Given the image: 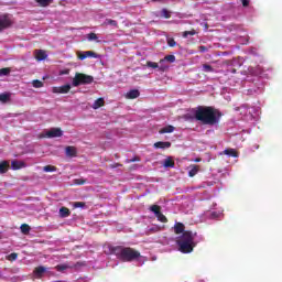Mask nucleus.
<instances>
[{
	"label": "nucleus",
	"instance_id": "nucleus-41",
	"mask_svg": "<svg viewBox=\"0 0 282 282\" xmlns=\"http://www.w3.org/2000/svg\"><path fill=\"white\" fill-rule=\"evenodd\" d=\"M75 184H77L78 186H83V184H86V180H84V178H76L75 181Z\"/></svg>",
	"mask_w": 282,
	"mask_h": 282
},
{
	"label": "nucleus",
	"instance_id": "nucleus-3",
	"mask_svg": "<svg viewBox=\"0 0 282 282\" xmlns=\"http://www.w3.org/2000/svg\"><path fill=\"white\" fill-rule=\"evenodd\" d=\"M196 236L197 232L193 234V231L186 230L176 241L180 252H183V254H189V252H193V250L197 246L195 243Z\"/></svg>",
	"mask_w": 282,
	"mask_h": 282
},
{
	"label": "nucleus",
	"instance_id": "nucleus-2",
	"mask_svg": "<svg viewBox=\"0 0 282 282\" xmlns=\"http://www.w3.org/2000/svg\"><path fill=\"white\" fill-rule=\"evenodd\" d=\"M110 254H115L123 263H131V261H137V259L142 257L140 251L124 246L110 247Z\"/></svg>",
	"mask_w": 282,
	"mask_h": 282
},
{
	"label": "nucleus",
	"instance_id": "nucleus-46",
	"mask_svg": "<svg viewBox=\"0 0 282 282\" xmlns=\"http://www.w3.org/2000/svg\"><path fill=\"white\" fill-rule=\"evenodd\" d=\"M118 166H122L120 163H115L113 165H110L111 169H118Z\"/></svg>",
	"mask_w": 282,
	"mask_h": 282
},
{
	"label": "nucleus",
	"instance_id": "nucleus-48",
	"mask_svg": "<svg viewBox=\"0 0 282 282\" xmlns=\"http://www.w3.org/2000/svg\"><path fill=\"white\" fill-rule=\"evenodd\" d=\"M200 161H202V159H197V160H196V162H200Z\"/></svg>",
	"mask_w": 282,
	"mask_h": 282
},
{
	"label": "nucleus",
	"instance_id": "nucleus-38",
	"mask_svg": "<svg viewBox=\"0 0 282 282\" xmlns=\"http://www.w3.org/2000/svg\"><path fill=\"white\" fill-rule=\"evenodd\" d=\"M161 14H162V17H164V19H171V12H169V10H166V9H163L161 11Z\"/></svg>",
	"mask_w": 282,
	"mask_h": 282
},
{
	"label": "nucleus",
	"instance_id": "nucleus-32",
	"mask_svg": "<svg viewBox=\"0 0 282 282\" xmlns=\"http://www.w3.org/2000/svg\"><path fill=\"white\" fill-rule=\"evenodd\" d=\"M17 259H19V253L17 252H13L7 256V261H17Z\"/></svg>",
	"mask_w": 282,
	"mask_h": 282
},
{
	"label": "nucleus",
	"instance_id": "nucleus-20",
	"mask_svg": "<svg viewBox=\"0 0 282 282\" xmlns=\"http://www.w3.org/2000/svg\"><path fill=\"white\" fill-rule=\"evenodd\" d=\"M163 166L165 169H174L175 167V161H173V158L169 156L164 160Z\"/></svg>",
	"mask_w": 282,
	"mask_h": 282
},
{
	"label": "nucleus",
	"instance_id": "nucleus-9",
	"mask_svg": "<svg viewBox=\"0 0 282 282\" xmlns=\"http://www.w3.org/2000/svg\"><path fill=\"white\" fill-rule=\"evenodd\" d=\"M69 89H72V85L69 84L59 87H53V94H69Z\"/></svg>",
	"mask_w": 282,
	"mask_h": 282
},
{
	"label": "nucleus",
	"instance_id": "nucleus-44",
	"mask_svg": "<svg viewBox=\"0 0 282 282\" xmlns=\"http://www.w3.org/2000/svg\"><path fill=\"white\" fill-rule=\"evenodd\" d=\"M128 162H129V163H131V162H140V156H133V158L130 159Z\"/></svg>",
	"mask_w": 282,
	"mask_h": 282
},
{
	"label": "nucleus",
	"instance_id": "nucleus-19",
	"mask_svg": "<svg viewBox=\"0 0 282 282\" xmlns=\"http://www.w3.org/2000/svg\"><path fill=\"white\" fill-rule=\"evenodd\" d=\"M223 153L224 155H229V158H239V152L235 149H226Z\"/></svg>",
	"mask_w": 282,
	"mask_h": 282
},
{
	"label": "nucleus",
	"instance_id": "nucleus-31",
	"mask_svg": "<svg viewBox=\"0 0 282 282\" xmlns=\"http://www.w3.org/2000/svg\"><path fill=\"white\" fill-rule=\"evenodd\" d=\"M197 32L195 30L183 32V39H188V36H195Z\"/></svg>",
	"mask_w": 282,
	"mask_h": 282
},
{
	"label": "nucleus",
	"instance_id": "nucleus-37",
	"mask_svg": "<svg viewBox=\"0 0 282 282\" xmlns=\"http://www.w3.org/2000/svg\"><path fill=\"white\" fill-rule=\"evenodd\" d=\"M167 45L170 47H175L177 45V42H175V40L173 37H169L167 39Z\"/></svg>",
	"mask_w": 282,
	"mask_h": 282
},
{
	"label": "nucleus",
	"instance_id": "nucleus-52",
	"mask_svg": "<svg viewBox=\"0 0 282 282\" xmlns=\"http://www.w3.org/2000/svg\"><path fill=\"white\" fill-rule=\"evenodd\" d=\"M0 239H1V236H0Z\"/></svg>",
	"mask_w": 282,
	"mask_h": 282
},
{
	"label": "nucleus",
	"instance_id": "nucleus-10",
	"mask_svg": "<svg viewBox=\"0 0 282 282\" xmlns=\"http://www.w3.org/2000/svg\"><path fill=\"white\" fill-rule=\"evenodd\" d=\"M65 153L67 158H76V155H78V150L74 145H67L65 148Z\"/></svg>",
	"mask_w": 282,
	"mask_h": 282
},
{
	"label": "nucleus",
	"instance_id": "nucleus-29",
	"mask_svg": "<svg viewBox=\"0 0 282 282\" xmlns=\"http://www.w3.org/2000/svg\"><path fill=\"white\" fill-rule=\"evenodd\" d=\"M10 100V93H2L0 94V102H8Z\"/></svg>",
	"mask_w": 282,
	"mask_h": 282
},
{
	"label": "nucleus",
	"instance_id": "nucleus-25",
	"mask_svg": "<svg viewBox=\"0 0 282 282\" xmlns=\"http://www.w3.org/2000/svg\"><path fill=\"white\" fill-rule=\"evenodd\" d=\"M199 173V165H193L188 172L189 177H195V175Z\"/></svg>",
	"mask_w": 282,
	"mask_h": 282
},
{
	"label": "nucleus",
	"instance_id": "nucleus-43",
	"mask_svg": "<svg viewBox=\"0 0 282 282\" xmlns=\"http://www.w3.org/2000/svg\"><path fill=\"white\" fill-rule=\"evenodd\" d=\"M242 7L248 8L250 6V0H241Z\"/></svg>",
	"mask_w": 282,
	"mask_h": 282
},
{
	"label": "nucleus",
	"instance_id": "nucleus-39",
	"mask_svg": "<svg viewBox=\"0 0 282 282\" xmlns=\"http://www.w3.org/2000/svg\"><path fill=\"white\" fill-rule=\"evenodd\" d=\"M87 39L88 41H98V35L96 33H89Z\"/></svg>",
	"mask_w": 282,
	"mask_h": 282
},
{
	"label": "nucleus",
	"instance_id": "nucleus-13",
	"mask_svg": "<svg viewBox=\"0 0 282 282\" xmlns=\"http://www.w3.org/2000/svg\"><path fill=\"white\" fill-rule=\"evenodd\" d=\"M10 171V162L9 161H1L0 162V175H3Z\"/></svg>",
	"mask_w": 282,
	"mask_h": 282
},
{
	"label": "nucleus",
	"instance_id": "nucleus-27",
	"mask_svg": "<svg viewBox=\"0 0 282 282\" xmlns=\"http://www.w3.org/2000/svg\"><path fill=\"white\" fill-rule=\"evenodd\" d=\"M167 62V63H175V55H166L163 59H160V63H164V62Z\"/></svg>",
	"mask_w": 282,
	"mask_h": 282
},
{
	"label": "nucleus",
	"instance_id": "nucleus-33",
	"mask_svg": "<svg viewBox=\"0 0 282 282\" xmlns=\"http://www.w3.org/2000/svg\"><path fill=\"white\" fill-rule=\"evenodd\" d=\"M147 67H151L152 69H159L160 65L155 62L148 61Z\"/></svg>",
	"mask_w": 282,
	"mask_h": 282
},
{
	"label": "nucleus",
	"instance_id": "nucleus-14",
	"mask_svg": "<svg viewBox=\"0 0 282 282\" xmlns=\"http://www.w3.org/2000/svg\"><path fill=\"white\" fill-rule=\"evenodd\" d=\"M185 226H184V224H182V223H176L175 225H174V232H175V235H184L186 231H185Z\"/></svg>",
	"mask_w": 282,
	"mask_h": 282
},
{
	"label": "nucleus",
	"instance_id": "nucleus-36",
	"mask_svg": "<svg viewBox=\"0 0 282 282\" xmlns=\"http://www.w3.org/2000/svg\"><path fill=\"white\" fill-rule=\"evenodd\" d=\"M74 208H85V202H75L73 203Z\"/></svg>",
	"mask_w": 282,
	"mask_h": 282
},
{
	"label": "nucleus",
	"instance_id": "nucleus-22",
	"mask_svg": "<svg viewBox=\"0 0 282 282\" xmlns=\"http://www.w3.org/2000/svg\"><path fill=\"white\" fill-rule=\"evenodd\" d=\"M69 215H72V212L69 210V208L62 207L59 209V217L65 218V217H69Z\"/></svg>",
	"mask_w": 282,
	"mask_h": 282
},
{
	"label": "nucleus",
	"instance_id": "nucleus-7",
	"mask_svg": "<svg viewBox=\"0 0 282 282\" xmlns=\"http://www.w3.org/2000/svg\"><path fill=\"white\" fill-rule=\"evenodd\" d=\"M77 58H79V61H85V58H98V54L94 51L78 52Z\"/></svg>",
	"mask_w": 282,
	"mask_h": 282
},
{
	"label": "nucleus",
	"instance_id": "nucleus-17",
	"mask_svg": "<svg viewBox=\"0 0 282 282\" xmlns=\"http://www.w3.org/2000/svg\"><path fill=\"white\" fill-rule=\"evenodd\" d=\"M72 268H76V265L64 263V264H57L55 267V270H57V272H65V270H70Z\"/></svg>",
	"mask_w": 282,
	"mask_h": 282
},
{
	"label": "nucleus",
	"instance_id": "nucleus-16",
	"mask_svg": "<svg viewBox=\"0 0 282 282\" xmlns=\"http://www.w3.org/2000/svg\"><path fill=\"white\" fill-rule=\"evenodd\" d=\"M34 54L37 61H45L47 58V53L43 50H35Z\"/></svg>",
	"mask_w": 282,
	"mask_h": 282
},
{
	"label": "nucleus",
	"instance_id": "nucleus-24",
	"mask_svg": "<svg viewBox=\"0 0 282 282\" xmlns=\"http://www.w3.org/2000/svg\"><path fill=\"white\" fill-rule=\"evenodd\" d=\"M173 131H175V127L173 126H166L164 128H162L159 133H173Z\"/></svg>",
	"mask_w": 282,
	"mask_h": 282
},
{
	"label": "nucleus",
	"instance_id": "nucleus-42",
	"mask_svg": "<svg viewBox=\"0 0 282 282\" xmlns=\"http://www.w3.org/2000/svg\"><path fill=\"white\" fill-rule=\"evenodd\" d=\"M166 69H169V66H166V65H160L159 66V72H166Z\"/></svg>",
	"mask_w": 282,
	"mask_h": 282
},
{
	"label": "nucleus",
	"instance_id": "nucleus-18",
	"mask_svg": "<svg viewBox=\"0 0 282 282\" xmlns=\"http://www.w3.org/2000/svg\"><path fill=\"white\" fill-rule=\"evenodd\" d=\"M46 271L47 269H45V267L40 265L34 269V274L35 276H37V279H41V276H43V274H45Z\"/></svg>",
	"mask_w": 282,
	"mask_h": 282
},
{
	"label": "nucleus",
	"instance_id": "nucleus-26",
	"mask_svg": "<svg viewBox=\"0 0 282 282\" xmlns=\"http://www.w3.org/2000/svg\"><path fill=\"white\" fill-rule=\"evenodd\" d=\"M20 230H21L22 235H29L30 230H31L30 225L22 224L21 227H20Z\"/></svg>",
	"mask_w": 282,
	"mask_h": 282
},
{
	"label": "nucleus",
	"instance_id": "nucleus-8",
	"mask_svg": "<svg viewBox=\"0 0 282 282\" xmlns=\"http://www.w3.org/2000/svg\"><path fill=\"white\" fill-rule=\"evenodd\" d=\"M46 138H63V130L61 128H52L46 132Z\"/></svg>",
	"mask_w": 282,
	"mask_h": 282
},
{
	"label": "nucleus",
	"instance_id": "nucleus-47",
	"mask_svg": "<svg viewBox=\"0 0 282 282\" xmlns=\"http://www.w3.org/2000/svg\"><path fill=\"white\" fill-rule=\"evenodd\" d=\"M231 74H237V69L232 68Z\"/></svg>",
	"mask_w": 282,
	"mask_h": 282
},
{
	"label": "nucleus",
	"instance_id": "nucleus-23",
	"mask_svg": "<svg viewBox=\"0 0 282 282\" xmlns=\"http://www.w3.org/2000/svg\"><path fill=\"white\" fill-rule=\"evenodd\" d=\"M41 8H47V6H51V3H54V0H35Z\"/></svg>",
	"mask_w": 282,
	"mask_h": 282
},
{
	"label": "nucleus",
	"instance_id": "nucleus-15",
	"mask_svg": "<svg viewBox=\"0 0 282 282\" xmlns=\"http://www.w3.org/2000/svg\"><path fill=\"white\" fill-rule=\"evenodd\" d=\"M154 149H171L170 141H158L154 143Z\"/></svg>",
	"mask_w": 282,
	"mask_h": 282
},
{
	"label": "nucleus",
	"instance_id": "nucleus-4",
	"mask_svg": "<svg viewBox=\"0 0 282 282\" xmlns=\"http://www.w3.org/2000/svg\"><path fill=\"white\" fill-rule=\"evenodd\" d=\"M94 83V76L84 73H76L73 78V87H80V85H91Z\"/></svg>",
	"mask_w": 282,
	"mask_h": 282
},
{
	"label": "nucleus",
	"instance_id": "nucleus-30",
	"mask_svg": "<svg viewBox=\"0 0 282 282\" xmlns=\"http://www.w3.org/2000/svg\"><path fill=\"white\" fill-rule=\"evenodd\" d=\"M56 166H54V165H45L44 167H43V171L45 172V173H54V172H56Z\"/></svg>",
	"mask_w": 282,
	"mask_h": 282
},
{
	"label": "nucleus",
	"instance_id": "nucleus-5",
	"mask_svg": "<svg viewBox=\"0 0 282 282\" xmlns=\"http://www.w3.org/2000/svg\"><path fill=\"white\" fill-rule=\"evenodd\" d=\"M149 210H151V213H153L155 215L158 221H161V224L169 223V218H166V216H164V214H162V207H160L159 205L150 206Z\"/></svg>",
	"mask_w": 282,
	"mask_h": 282
},
{
	"label": "nucleus",
	"instance_id": "nucleus-12",
	"mask_svg": "<svg viewBox=\"0 0 282 282\" xmlns=\"http://www.w3.org/2000/svg\"><path fill=\"white\" fill-rule=\"evenodd\" d=\"M139 97H140V90L138 89H131L126 95V98H128L129 100H135V98H139Z\"/></svg>",
	"mask_w": 282,
	"mask_h": 282
},
{
	"label": "nucleus",
	"instance_id": "nucleus-51",
	"mask_svg": "<svg viewBox=\"0 0 282 282\" xmlns=\"http://www.w3.org/2000/svg\"><path fill=\"white\" fill-rule=\"evenodd\" d=\"M64 74H67V72H64Z\"/></svg>",
	"mask_w": 282,
	"mask_h": 282
},
{
	"label": "nucleus",
	"instance_id": "nucleus-45",
	"mask_svg": "<svg viewBox=\"0 0 282 282\" xmlns=\"http://www.w3.org/2000/svg\"><path fill=\"white\" fill-rule=\"evenodd\" d=\"M198 50H199V52H202V53L208 52V47H206V46H199Z\"/></svg>",
	"mask_w": 282,
	"mask_h": 282
},
{
	"label": "nucleus",
	"instance_id": "nucleus-6",
	"mask_svg": "<svg viewBox=\"0 0 282 282\" xmlns=\"http://www.w3.org/2000/svg\"><path fill=\"white\" fill-rule=\"evenodd\" d=\"M12 19L8 14L0 15V32L3 30H8V28H12Z\"/></svg>",
	"mask_w": 282,
	"mask_h": 282
},
{
	"label": "nucleus",
	"instance_id": "nucleus-21",
	"mask_svg": "<svg viewBox=\"0 0 282 282\" xmlns=\"http://www.w3.org/2000/svg\"><path fill=\"white\" fill-rule=\"evenodd\" d=\"M100 107H105V99L104 98H98L93 104V109H100Z\"/></svg>",
	"mask_w": 282,
	"mask_h": 282
},
{
	"label": "nucleus",
	"instance_id": "nucleus-50",
	"mask_svg": "<svg viewBox=\"0 0 282 282\" xmlns=\"http://www.w3.org/2000/svg\"><path fill=\"white\" fill-rule=\"evenodd\" d=\"M64 74H67V72H64Z\"/></svg>",
	"mask_w": 282,
	"mask_h": 282
},
{
	"label": "nucleus",
	"instance_id": "nucleus-49",
	"mask_svg": "<svg viewBox=\"0 0 282 282\" xmlns=\"http://www.w3.org/2000/svg\"><path fill=\"white\" fill-rule=\"evenodd\" d=\"M152 1H162V0H152Z\"/></svg>",
	"mask_w": 282,
	"mask_h": 282
},
{
	"label": "nucleus",
	"instance_id": "nucleus-1",
	"mask_svg": "<svg viewBox=\"0 0 282 282\" xmlns=\"http://www.w3.org/2000/svg\"><path fill=\"white\" fill-rule=\"evenodd\" d=\"M224 113L213 106H198L194 110L195 120L202 122V124H208L215 127L221 121Z\"/></svg>",
	"mask_w": 282,
	"mask_h": 282
},
{
	"label": "nucleus",
	"instance_id": "nucleus-40",
	"mask_svg": "<svg viewBox=\"0 0 282 282\" xmlns=\"http://www.w3.org/2000/svg\"><path fill=\"white\" fill-rule=\"evenodd\" d=\"M10 74V68H1L0 69V76H8Z\"/></svg>",
	"mask_w": 282,
	"mask_h": 282
},
{
	"label": "nucleus",
	"instance_id": "nucleus-34",
	"mask_svg": "<svg viewBox=\"0 0 282 282\" xmlns=\"http://www.w3.org/2000/svg\"><path fill=\"white\" fill-rule=\"evenodd\" d=\"M203 72L213 73V72H215V68H213V66H210L209 64H204Z\"/></svg>",
	"mask_w": 282,
	"mask_h": 282
},
{
	"label": "nucleus",
	"instance_id": "nucleus-28",
	"mask_svg": "<svg viewBox=\"0 0 282 282\" xmlns=\"http://www.w3.org/2000/svg\"><path fill=\"white\" fill-rule=\"evenodd\" d=\"M104 25H112V28H118V21L112 19H106L104 22Z\"/></svg>",
	"mask_w": 282,
	"mask_h": 282
},
{
	"label": "nucleus",
	"instance_id": "nucleus-35",
	"mask_svg": "<svg viewBox=\"0 0 282 282\" xmlns=\"http://www.w3.org/2000/svg\"><path fill=\"white\" fill-rule=\"evenodd\" d=\"M33 87H35V89H41V87H43V82L39 80V79H34L32 82Z\"/></svg>",
	"mask_w": 282,
	"mask_h": 282
},
{
	"label": "nucleus",
	"instance_id": "nucleus-11",
	"mask_svg": "<svg viewBox=\"0 0 282 282\" xmlns=\"http://www.w3.org/2000/svg\"><path fill=\"white\" fill-rule=\"evenodd\" d=\"M11 169H12L13 171H19V170H21V169H25V162L19 161V160H13V161L11 162Z\"/></svg>",
	"mask_w": 282,
	"mask_h": 282
}]
</instances>
